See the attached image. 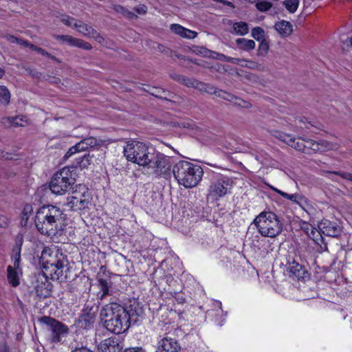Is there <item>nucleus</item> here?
<instances>
[{"instance_id": "nucleus-37", "label": "nucleus", "mask_w": 352, "mask_h": 352, "mask_svg": "<svg viewBox=\"0 0 352 352\" xmlns=\"http://www.w3.org/2000/svg\"><path fill=\"white\" fill-rule=\"evenodd\" d=\"M289 271L296 276H300V272L302 270V266L296 263V261H293L289 265Z\"/></svg>"}, {"instance_id": "nucleus-18", "label": "nucleus", "mask_w": 352, "mask_h": 352, "mask_svg": "<svg viewBox=\"0 0 352 352\" xmlns=\"http://www.w3.org/2000/svg\"><path fill=\"white\" fill-rule=\"evenodd\" d=\"M180 346L177 342L170 338H163L158 343L155 352H179Z\"/></svg>"}, {"instance_id": "nucleus-11", "label": "nucleus", "mask_w": 352, "mask_h": 352, "mask_svg": "<svg viewBox=\"0 0 352 352\" xmlns=\"http://www.w3.org/2000/svg\"><path fill=\"white\" fill-rule=\"evenodd\" d=\"M38 322L47 326L50 339L52 342H60L68 334V327L54 318L43 316L38 319Z\"/></svg>"}, {"instance_id": "nucleus-51", "label": "nucleus", "mask_w": 352, "mask_h": 352, "mask_svg": "<svg viewBox=\"0 0 352 352\" xmlns=\"http://www.w3.org/2000/svg\"><path fill=\"white\" fill-rule=\"evenodd\" d=\"M73 352H93L86 347L76 349Z\"/></svg>"}, {"instance_id": "nucleus-48", "label": "nucleus", "mask_w": 352, "mask_h": 352, "mask_svg": "<svg viewBox=\"0 0 352 352\" xmlns=\"http://www.w3.org/2000/svg\"><path fill=\"white\" fill-rule=\"evenodd\" d=\"M235 60L237 61L236 63H234V64H237V65H239L242 67H245V63L247 62L246 60H244V59H239V58H235Z\"/></svg>"}, {"instance_id": "nucleus-46", "label": "nucleus", "mask_w": 352, "mask_h": 352, "mask_svg": "<svg viewBox=\"0 0 352 352\" xmlns=\"http://www.w3.org/2000/svg\"><path fill=\"white\" fill-rule=\"evenodd\" d=\"M6 40L12 43H16V41H18V38L12 36V35H8L6 36Z\"/></svg>"}, {"instance_id": "nucleus-56", "label": "nucleus", "mask_w": 352, "mask_h": 352, "mask_svg": "<svg viewBox=\"0 0 352 352\" xmlns=\"http://www.w3.org/2000/svg\"><path fill=\"white\" fill-rule=\"evenodd\" d=\"M217 304L219 305V309L217 310L218 312H223V311L221 310V303L220 302H218Z\"/></svg>"}, {"instance_id": "nucleus-6", "label": "nucleus", "mask_w": 352, "mask_h": 352, "mask_svg": "<svg viewBox=\"0 0 352 352\" xmlns=\"http://www.w3.org/2000/svg\"><path fill=\"white\" fill-rule=\"evenodd\" d=\"M65 262L64 254L55 245L45 247L39 258L43 268L49 271L50 275L54 274L57 277L62 275Z\"/></svg>"}, {"instance_id": "nucleus-43", "label": "nucleus", "mask_w": 352, "mask_h": 352, "mask_svg": "<svg viewBox=\"0 0 352 352\" xmlns=\"http://www.w3.org/2000/svg\"><path fill=\"white\" fill-rule=\"evenodd\" d=\"M37 52L41 55H43V56H45L47 57H49L53 60H56V57L51 55L50 54H49L47 52H46L45 50H44L43 49L39 47L38 48V50H37Z\"/></svg>"}, {"instance_id": "nucleus-40", "label": "nucleus", "mask_w": 352, "mask_h": 352, "mask_svg": "<svg viewBox=\"0 0 352 352\" xmlns=\"http://www.w3.org/2000/svg\"><path fill=\"white\" fill-rule=\"evenodd\" d=\"M60 21L66 25L72 27L73 28L74 22L77 21L74 18L66 15L61 16Z\"/></svg>"}, {"instance_id": "nucleus-32", "label": "nucleus", "mask_w": 352, "mask_h": 352, "mask_svg": "<svg viewBox=\"0 0 352 352\" xmlns=\"http://www.w3.org/2000/svg\"><path fill=\"white\" fill-rule=\"evenodd\" d=\"M32 212H33V207H32V206L30 205V204H26L24 206L23 212H22L21 224L23 226H25L26 225L27 221H28L29 217H30V215L32 214Z\"/></svg>"}, {"instance_id": "nucleus-26", "label": "nucleus", "mask_w": 352, "mask_h": 352, "mask_svg": "<svg viewBox=\"0 0 352 352\" xmlns=\"http://www.w3.org/2000/svg\"><path fill=\"white\" fill-rule=\"evenodd\" d=\"M306 232L308 236L311 239L316 243L320 245L322 242L323 239L321 235L320 230H318L316 228L311 225H308L306 227Z\"/></svg>"}, {"instance_id": "nucleus-22", "label": "nucleus", "mask_w": 352, "mask_h": 352, "mask_svg": "<svg viewBox=\"0 0 352 352\" xmlns=\"http://www.w3.org/2000/svg\"><path fill=\"white\" fill-rule=\"evenodd\" d=\"M270 188L276 192V193L280 195L283 197L287 199H289L291 201L294 202V203H296V204H300L303 202L306 203L307 201V199L300 195V194H298V193H295V194H288L287 192H285L274 186H270Z\"/></svg>"}, {"instance_id": "nucleus-34", "label": "nucleus", "mask_w": 352, "mask_h": 352, "mask_svg": "<svg viewBox=\"0 0 352 352\" xmlns=\"http://www.w3.org/2000/svg\"><path fill=\"white\" fill-rule=\"evenodd\" d=\"M92 156L85 155L82 157L78 159L77 163L81 168H87L91 163Z\"/></svg>"}, {"instance_id": "nucleus-1", "label": "nucleus", "mask_w": 352, "mask_h": 352, "mask_svg": "<svg viewBox=\"0 0 352 352\" xmlns=\"http://www.w3.org/2000/svg\"><path fill=\"white\" fill-rule=\"evenodd\" d=\"M144 314L140 303L133 300L127 308L117 304L106 305L100 313V320L103 326L109 331L120 334L125 332L131 322H135Z\"/></svg>"}, {"instance_id": "nucleus-33", "label": "nucleus", "mask_w": 352, "mask_h": 352, "mask_svg": "<svg viewBox=\"0 0 352 352\" xmlns=\"http://www.w3.org/2000/svg\"><path fill=\"white\" fill-rule=\"evenodd\" d=\"M271 135L276 138L280 140V141H283V142L286 143L287 144L288 140H289V138H291L292 135L284 133L283 131L273 130L270 131Z\"/></svg>"}, {"instance_id": "nucleus-44", "label": "nucleus", "mask_w": 352, "mask_h": 352, "mask_svg": "<svg viewBox=\"0 0 352 352\" xmlns=\"http://www.w3.org/2000/svg\"><path fill=\"white\" fill-rule=\"evenodd\" d=\"M8 225V219L4 215L0 214V228H5Z\"/></svg>"}, {"instance_id": "nucleus-49", "label": "nucleus", "mask_w": 352, "mask_h": 352, "mask_svg": "<svg viewBox=\"0 0 352 352\" xmlns=\"http://www.w3.org/2000/svg\"><path fill=\"white\" fill-rule=\"evenodd\" d=\"M257 66L256 63L252 61L247 60L245 63V67L249 68H255Z\"/></svg>"}, {"instance_id": "nucleus-25", "label": "nucleus", "mask_w": 352, "mask_h": 352, "mask_svg": "<svg viewBox=\"0 0 352 352\" xmlns=\"http://www.w3.org/2000/svg\"><path fill=\"white\" fill-rule=\"evenodd\" d=\"M275 29L283 36L290 35L293 31L292 24L286 21H281L275 24Z\"/></svg>"}, {"instance_id": "nucleus-54", "label": "nucleus", "mask_w": 352, "mask_h": 352, "mask_svg": "<svg viewBox=\"0 0 352 352\" xmlns=\"http://www.w3.org/2000/svg\"><path fill=\"white\" fill-rule=\"evenodd\" d=\"M305 120H306L305 118H303V119L300 120V122L302 123L305 124V127H303L302 126H299L300 129H303V128L309 129V126L306 124Z\"/></svg>"}, {"instance_id": "nucleus-24", "label": "nucleus", "mask_w": 352, "mask_h": 352, "mask_svg": "<svg viewBox=\"0 0 352 352\" xmlns=\"http://www.w3.org/2000/svg\"><path fill=\"white\" fill-rule=\"evenodd\" d=\"M199 53L203 54L204 56L210 57L212 58L229 62V63H236L237 61L235 60V58L227 56L223 54L217 53L215 52L210 51L206 48H201L199 51Z\"/></svg>"}, {"instance_id": "nucleus-57", "label": "nucleus", "mask_w": 352, "mask_h": 352, "mask_svg": "<svg viewBox=\"0 0 352 352\" xmlns=\"http://www.w3.org/2000/svg\"><path fill=\"white\" fill-rule=\"evenodd\" d=\"M242 106H243V107H249V105H248V104H247V105L243 104V105H242Z\"/></svg>"}, {"instance_id": "nucleus-9", "label": "nucleus", "mask_w": 352, "mask_h": 352, "mask_svg": "<svg viewBox=\"0 0 352 352\" xmlns=\"http://www.w3.org/2000/svg\"><path fill=\"white\" fill-rule=\"evenodd\" d=\"M91 195L84 185L78 188L67 197L65 205L72 210H80L87 208L90 204Z\"/></svg>"}, {"instance_id": "nucleus-23", "label": "nucleus", "mask_w": 352, "mask_h": 352, "mask_svg": "<svg viewBox=\"0 0 352 352\" xmlns=\"http://www.w3.org/2000/svg\"><path fill=\"white\" fill-rule=\"evenodd\" d=\"M307 139H305L302 138H296L294 136H291L289 140L287 142V145L294 148L296 151L301 152H307L309 148H307L306 140Z\"/></svg>"}, {"instance_id": "nucleus-7", "label": "nucleus", "mask_w": 352, "mask_h": 352, "mask_svg": "<svg viewBox=\"0 0 352 352\" xmlns=\"http://www.w3.org/2000/svg\"><path fill=\"white\" fill-rule=\"evenodd\" d=\"M152 155L151 162L146 167L157 177H170L174 165L172 157L155 151Z\"/></svg>"}, {"instance_id": "nucleus-2", "label": "nucleus", "mask_w": 352, "mask_h": 352, "mask_svg": "<svg viewBox=\"0 0 352 352\" xmlns=\"http://www.w3.org/2000/svg\"><path fill=\"white\" fill-rule=\"evenodd\" d=\"M65 217L57 206L47 205L41 207L35 216V226L38 231L50 237L61 235L65 229Z\"/></svg>"}, {"instance_id": "nucleus-5", "label": "nucleus", "mask_w": 352, "mask_h": 352, "mask_svg": "<svg viewBox=\"0 0 352 352\" xmlns=\"http://www.w3.org/2000/svg\"><path fill=\"white\" fill-rule=\"evenodd\" d=\"M258 232L264 237L274 238L283 231V224L278 216L271 211H263L253 221Z\"/></svg>"}, {"instance_id": "nucleus-27", "label": "nucleus", "mask_w": 352, "mask_h": 352, "mask_svg": "<svg viewBox=\"0 0 352 352\" xmlns=\"http://www.w3.org/2000/svg\"><path fill=\"white\" fill-rule=\"evenodd\" d=\"M236 43L240 49L245 51H250L255 47V42L253 40L240 38L236 40Z\"/></svg>"}, {"instance_id": "nucleus-30", "label": "nucleus", "mask_w": 352, "mask_h": 352, "mask_svg": "<svg viewBox=\"0 0 352 352\" xmlns=\"http://www.w3.org/2000/svg\"><path fill=\"white\" fill-rule=\"evenodd\" d=\"M182 82L185 85H186L187 87H193L198 88L201 91H205L207 92H212L211 90L208 89L207 88H205V87H206V85L201 82L194 81V80H192L188 79V78H183Z\"/></svg>"}, {"instance_id": "nucleus-4", "label": "nucleus", "mask_w": 352, "mask_h": 352, "mask_svg": "<svg viewBox=\"0 0 352 352\" xmlns=\"http://www.w3.org/2000/svg\"><path fill=\"white\" fill-rule=\"evenodd\" d=\"M154 151L153 147L135 140L127 142L123 150L127 161L144 167H146L151 162Z\"/></svg>"}, {"instance_id": "nucleus-16", "label": "nucleus", "mask_w": 352, "mask_h": 352, "mask_svg": "<svg viewBox=\"0 0 352 352\" xmlns=\"http://www.w3.org/2000/svg\"><path fill=\"white\" fill-rule=\"evenodd\" d=\"M320 232L327 236L337 237L341 233L340 227L336 223L327 219H323L318 223Z\"/></svg>"}, {"instance_id": "nucleus-47", "label": "nucleus", "mask_w": 352, "mask_h": 352, "mask_svg": "<svg viewBox=\"0 0 352 352\" xmlns=\"http://www.w3.org/2000/svg\"><path fill=\"white\" fill-rule=\"evenodd\" d=\"M124 352H144L142 348H131L124 351Z\"/></svg>"}, {"instance_id": "nucleus-13", "label": "nucleus", "mask_w": 352, "mask_h": 352, "mask_svg": "<svg viewBox=\"0 0 352 352\" xmlns=\"http://www.w3.org/2000/svg\"><path fill=\"white\" fill-rule=\"evenodd\" d=\"M98 142L96 138L93 137L86 138L76 143L74 146L70 147L66 153L65 157L69 158L78 153L86 151L89 148L96 146Z\"/></svg>"}, {"instance_id": "nucleus-3", "label": "nucleus", "mask_w": 352, "mask_h": 352, "mask_svg": "<svg viewBox=\"0 0 352 352\" xmlns=\"http://www.w3.org/2000/svg\"><path fill=\"white\" fill-rule=\"evenodd\" d=\"M172 172L177 183L186 188L197 186L204 174L200 166L186 160H180L175 163Z\"/></svg>"}, {"instance_id": "nucleus-58", "label": "nucleus", "mask_w": 352, "mask_h": 352, "mask_svg": "<svg viewBox=\"0 0 352 352\" xmlns=\"http://www.w3.org/2000/svg\"><path fill=\"white\" fill-rule=\"evenodd\" d=\"M222 324H223V321H221V322H219V325H222Z\"/></svg>"}, {"instance_id": "nucleus-21", "label": "nucleus", "mask_w": 352, "mask_h": 352, "mask_svg": "<svg viewBox=\"0 0 352 352\" xmlns=\"http://www.w3.org/2000/svg\"><path fill=\"white\" fill-rule=\"evenodd\" d=\"M170 30L173 32L185 38L192 39L197 36L196 32L185 28L179 24H172Z\"/></svg>"}, {"instance_id": "nucleus-59", "label": "nucleus", "mask_w": 352, "mask_h": 352, "mask_svg": "<svg viewBox=\"0 0 352 352\" xmlns=\"http://www.w3.org/2000/svg\"><path fill=\"white\" fill-rule=\"evenodd\" d=\"M307 124L312 126V124L310 122H308Z\"/></svg>"}, {"instance_id": "nucleus-31", "label": "nucleus", "mask_w": 352, "mask_h": 352, "mask_svg": "<svg viewBox=\"0 0 352 352\" xmlns=\"http://www.w3.org/2000/svg\"><path fill=\"white\" fill-rule=\"evenodd\" d=\"M283 4L287 11L294 13L299 6V0H285Z\"/></svg>"}, {"instance_id": "nucleus-42", "label": "nucleus", "mask_w": 352, "mask_h": 352, "mask_svg": "<svg viewBox=\"0 0 352 352\" xmlns=\"http://www.w3.org/2000/svg\"><path fill=\"white\" fill-rule=\"evenodd\" d=\"M329 174L340 175L342 178L352 181V174H351V173H341V172H329Z\"/></svg>"}, {"instance_id": "nucleus-15", "label": "nucleus", "mask_w": 352, "mask_h": 352, "mask_svg": "<svg viewBox=\"0 0 352 352\" xmlns=\"http://www.w3.org/2000/svg\"><path fill=\"white\" fill-rule=\"evenodd\" d=\"M307 148L314 152H324L331 150H337L339 145L337 143L320 140L316 142L312 140H306Z\"/></svg>"}, {"instance_id": "nucleus-10", "label": "nucleus", "mask_w": 352, "mask_h": 352, "mask_svg": "<svg viewBox=\"0 0 352 352\" xmlns=\"http://www.w3.org/2000/svg\"><path fill=\"white\" fill-rule=\"evenodd\" d=\"M23 244L21 234H18L16 238L17 252L12 257L13 265H8L7 267V278L8 283L12 287H17L20 284V276L22 274L21 268L19 266L21 261V249Z\"/></svg>"}, {"instance_id": "nucleus-8", "label": "nucleus", "mask_w": 352, "mask_h": 352, "mask_svg": "<svg viewBox=\"0 0 352 352\" xmlns=\"http://www.w3.org/2000/svg\"><path fill=\"white\" fill-rule=\"evenodd\" d=\"M75 179L69 168H63L57 172L53 177L50 188L55 195H63L70 189Z\"/></svg>"}, {"instance_id": "nucleus-36", "label": "nucleus", "mask_w": 352, "mask_h": 352, "mask_svg": "<svg viewBox=\"0 0 352 352\" xmlns=\"http://www.w3.org/2000/svg\"><path fill=\"white\" fill-rule=\"evenodd\" d=\"M151 94L160 98H166V94L165 91L160 87H153L151 89Z\"/></svg>"}, {"instance_id": "nucleus-45", "label": "nucleus", "mask_w": 352, "mask_h": 352, "mask_svg": "<svg viewBox=\"0 0 352 352\" xmlns=\"http://www.w3.org/2000/svg\"><path fill=\"white\" fill-rule=\"evenodd\" d=\"M135 10L139 14H145L147 10V8L144 5L139 6L135 8Z\"/></svg>"}, {"instance_id": "nucleus-19", "label": "nucleus", "mask_w": 352, "mask_h": 352, "mask_svg": "<svg viewBox=\"0 0 352 352\" xmlns=\"http://www.w3.org/2000/svg\"><path fill=\"white\" fill-rule=\"evenodd\" d=\"M122 347L116 338H109L102 341L98 345L99 352H120Z\"/></svg>"}, {"instance_id": "nucleus-28", "label": "nucleus", "mask_w": 352, "mask_h": 352, "mask_svg": "<svg viewBox=\"0 0 352 352\" xmlns=\"http://www.w3.org/2000/svg\"><path fill=\"white\" fill-rule=\"evenodd\" d=\"M233 32L237 35H245L248 33L249 28L248 25L245 22H236L233 24L232 26Z\"/></svg>"}, {"instance_id": "nucleus-20", "label": "nucleus", "mask_w": 352, "mask_h": 352, "mask_svg": "<svg viewBox=\"0 0 352 352\" xmlns=\"http://www.w3.org/2000/svg\"><path fill=\"white\" fill-rule=\"evenodd\" d=\"M1 123L6 128L25 126L29 124V120L25 116L5 117L1 119Z\"/></svg>"}, {"instance_id": "nucleus-52", "label": "nucleus", "mask_w": 352, "mask_h": 352, "mask_svg": "<svg viewBox=\"0 0 352 352\" xmlns=\"http://www.w3.org/2000/svg\"><path fill=\"white\" fill-rule=\"evenodd\" d=\"M27 43L28 42L26 41H24L23 39H21V38H18V41H16V43H17V44H19L20 45H25V46H26Z\"/></svg>"}, {"instance_id": "nucleus-12", "label": "nucleus", "mask_w": 352, "mask_h": 352, "mask_svg": "<svg viewBox=\"0 0 352 352\" xmlns=\"http://www.w3.org/2000/svg\"><path fill=\"white\" fill-rule=\"evenodd\" d=\"M230 188V179L226 177L220 176L212 182L207 197L208 199L218 200L228 194Z\"/></svg>"}, {"instance_id": "nucleus-35", "label": "nucleus", "mask_w": 352, "mask_h": 352, "mask_svg": "<svg viewBox=\"0 0 352 352\" xmlns=\"http://www.w3.org/2000/svg\"><path fill=\"white\" fill-rule=\"evenodd\" d=\"M252 36L257 41L263 40L265 36V32L261 28H254L252 30Z\"/></svg>"}, {"instance_id": "nucleus-39", "label": "nucleus", "mask_w": 352, "mask_h": 352, "mask_svg": "<svg viewBox=\"0 0 352 352\" xmlns=\"http://www.w3.org/2000/svg\"><path fill=\"white\" fill-rule=\"evenodd\" d=\"M85 322L84 327L87 328L89 327L93 322V317L90 315H82L80 318V322L82 323Z\"/></svg>"}, {"instance_id": "nucleus-50", "label": "nucleus", "mask_w": 352, "mask_h": 352, "mask_svg": "<svg viewBox=\"0 0 352 352\" xmlns=\"http://www.w3.org/2000/svg\"><path fill=\"white\" fill-rule=\"evenodd\" d=\"M0 159H10L8 153L0 149Z\"/></svg>"}, {"instance_id": "nucleus-38", "label": "nucleus", "mask_w": 352, "mask_h": 352, "mask_svg": "<svg viewBox=\"0 0 352 352\" xmlns=\"http://www.w3.org/2000/svg\"><path fill=\"white\" fill-rule=\"evenodd\" d=\"M98 286L102 292V296L109 294V283L104 279H100L98 280Z\"/></svg>"}, {"instance_id": "nucleus-41", "label": "nucleus", "mask_w": 352, "mask_h": 352, "mask_svg": "<svg viewBox=\"0 0 352 352\" xmlns=\"http://www.w3.org/2000/svg\"><path fill=\"white\" fill-rule=\"evenodd\" d=\"M268 50H269L268 43L265 41H262L258 47L259 53L261 54H265L267 52Z\"/></svg>"}, {"instance_id": "nucleus-29", "label": "nucleus", "mask_w": 352, "mask_h": 352, "mask_svg": "<svg viewBox=\"0 0 352 352\" xmlns=\"http://www.w3.org/2000/svg\"><path fill=\"white\" fill-rule=\"evenodd\" d=\"M11 94L8 89L3 85H0V103L8 105L10 102Z\"/></svg>"}, {"instance_id": "nucleus-55", "label": "nucleus", "mask_w": 352, "mask_h": 352, "mask_svg": "<svg viewBox=\"0 0 352 352\" xmlns=\"http://www.w3.org/2000/svg\"><path fill=\"white\" fill-rule=\"evenodd\" d=\"M5 74H6L5 70L3 68L0 67V79L3 77Z\"/></svg>"}, {"instance_id": "nucleus-17", "label": "nucleus", "mask_w": 352, "mask_h": 352, "mask_svg": "<svg viewBox=\"0 0 352 352\" xmlns=\"http://www.w3.org/2000/svg\"><path fill=\"white\" fill-rule=\"evenodd\" d=\"M74 28H75L77 32L82 36L94 38L98 42H101V40L102 39L94 28L82 21H75L74 23Z\"/></svg>"}, {"instance_id": "nucleus-14", "label": "nucleus", "mask_w": 352, "mask_h": 352, "mask_svg": "<svg viewBox=\"0 0 352 352\" xmlns=\"http://www.w3.org/2000/svg\"><path fill=\"white\" fill-rule=\"evenodd\" d=\"M53 37L55 39L60 41L63 43H66L71 47H76L86 50H89L92 48L91 44L89 43L82 39L73 37L70 35L54 34Z\"/></svg>"}, {"instance_id": "nucleus-53", "label": "nucleus", "mask_w": 352, "mask_h": 352, "mask_svg": "<svg viewBox=\"0 0 352 352\" xmlns=\"http://www.w3.org/2000/svg\"><path fill=\"white\" fill-rule=\"evenodd\" d=\"M26 46H28L30 49H32V50H34L36 52H37L38 48H39L38 47H37V46H36V45H34L33 44H30L28 43H27Z\"/></svg>"}]
</instances>
